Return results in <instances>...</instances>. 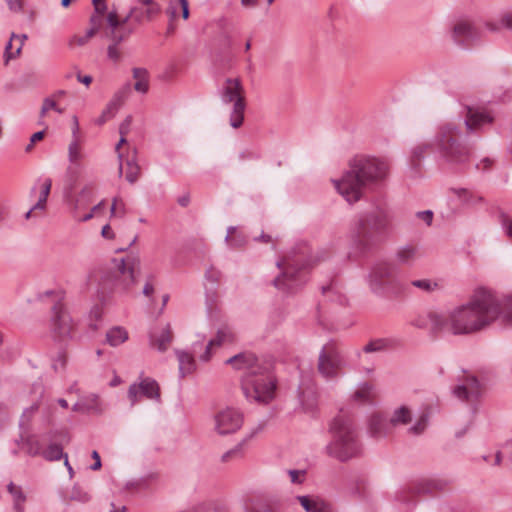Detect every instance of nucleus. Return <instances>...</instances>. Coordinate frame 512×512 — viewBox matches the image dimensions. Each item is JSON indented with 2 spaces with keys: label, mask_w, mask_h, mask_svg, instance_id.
<instances>
[{
  "label": "nucleus",
  "mask_w": 512,
  "mask_h": 512,
  "mask_svg": "<svg viewBox=\"0 0 512 512\" xmlns=\"http://www.w3.org/2000/svg\"><path fill=\"white\" fill-rule=\"evenodd\" d=\"M495 317V294L479 288L466 304L454 308L447 315L430 314L429 320L434 334L447 331L453 335H468L489 326Z\"/></svg>",
  "instance_id": "obj_1"
},
{
  "label": "nucleus",
  "mask_w": 512,
  "mask_h": 512,
  "mask_svg": "<svg viewBox=\"0 0 512 512\" xmlns=\"http://www.w3.org/2000/svg\"><path fill=\"white\" fill-rule=\"evenodd\" d=\"M389 165L386 161L364 155L353 157L348 169L339 180H333L339 194L350 203L358 202L366 193L382 183L388 176Z\"/></svg>",
  "instance_id": "obj_2"
},
{
  "label": "nucleus",
  "mask_w": 512,
  "mask_h": 512,
  "mask_svg": "<svg viewBox=\"0 0 512 512\" xmlns=\"http://www.w3.org/2000/svg\"><path fill=\"white\" fill-rule=\"evenodd\" d=\"M225 364L246 371L242 377V390L247 400L267 404L274 398L276 380L270 365L260 362L255 354L242 352L227 359Z\"/></svg>",
  "instance_id": "obj_3"
},
{
  "label": "nucleus",
  "mask_w": 512,
  "mask_h": 512,
  "mask_svg": "<svg viewBox=\"0 0 512 512\" xmlns=\"http://www.w3.org/2000/svg\"><path fill=\"white\" fill-rule=\"evenodd\" d=\"M391 213L377 206L360 213L352 228V240L360 253H366L384 242L392 231Z\"/></svg>",
  "instance_id": "obj_4"
},
{
  "label": "nucleus",
  "mask_w": 512,
  "mask_h": 512,
  "mask_svg": "<svg viewBox=\"0 0 512 512\" xmlns=\"http://www.w3.org/2000/svg\"><path fill=\"white\" fill-rule=\"evenodd\" d=\"M330 432L332 440L326 446L329 456L345 462L361 455L362 446L353 419L348 414L340 411L330 425Z\"/></svg>",
  "instance_id": "obj_5"
},
{
  "label": "nucleus",
  "mask_w": 512,
  "mask_h": 512,
  "mask_svg": "<svg viewBox=\"0 0 512 512\" xmlns=\"http://www.w3.org/2000/svg\"><path fill=\"white\" fill-rule=\"evenodd\" d=\"M435 145L441 159L449 165L462 166L471 158V149L462 141V132L454 123L439 127Z\"/></svg>",
  "instance_id": "obj_6"
},
{
  "label": "nucleus",
  "mask_w": 512,
  "mask_h": 512,
  "mask_svg": "<svg viewBox=\"0 0 512 512\" xmlns=\"http://www.w3.org/2000/svg\"><path fill=\"white\" fill-rule=\"evenodd\" d=\"M140 271L138 256L129 255L116 261L113 271L108 272L101 280L103 290L125 294L136 284V277Z\"/></svg>",
  "instance_id": "obj_7"
},
{
  "label": "nucleus",
  "mask_w": 512,
  "mask_h": 512,
  "mask_svg": "<svg viewBox=\"0 0 512 512\" xmlns=\"http://www.w3.org/2000/svg\"><path fill=\"white\" fill-rule=\"evenodd\" d=\"M310 263H302L301 258L285 259L277 262V267L283 269L280 276L273 280L274 286L285 292H293L305 281L304 270Z\"/></svg>",
  "instance_id": "obj_8"
},
{
  "label": "nucleus",
  "mask_w": 512,
  "mask_h": 512,
  "mask_svg": "<svg viewBox=\"0 0 512 512\" xmlns=\"http://www.w3.org/2000/svg\"><path fill=\"white\" fill-rule=\"evenodd\" d=\"M243 87L238 78H227L220 90V98L224 104L233 103L230 114V125L239 128L244 121L245 98L242 95Z\"/></svg>",
  "instance_id": "obj_9"
},
{
  "label": "nucleus",
  "mask_w": 512,
  "mask_h": 512,
  "mask_svg": "<svg viewBox=\"0 0 512 512\" xmlns=\"http://www.w3.org/2000/svg\"><path fill=\"white\" fill-rule=\"evenodd\" d=\"M346 366V360L338 342L330 340L319 352L318 371L326 379L336 378Z\"/></svg>",
  "instance_id": "obj_10"
},
{
  "label": "nucleus",
  "mask_w": 512,
  "mask_h": 512,
  "mask_svg": "<svg viewBox=\"0 0 512 512\" xmlns=\"http://www.w3.org/2000/svg\"><path fill=\"white\" fill-rule=\"evenodd\" d=\"M398 268L388 262H380L373 266L369 274V284L375 293H384L396 288Z\"/></svg>",
  "instance_id": "obj_11"
},
{
  "label": "nucleus",
  "mask_w": 512,
  "mask_h": 512,
  "mask_svg": "<svg viewBox=\"0 0 512 512\" xmlns=\"http://www.w3.org/2000/svg\"><path fill=\"white\" fill-rule=\"evenodd\" d=\"M51 311L50 327L54 338L58 340L70 338L74 324L61 300H57L54 303Z\"/></svg>",
  "instance_id": "obj_12"
},
{
  "label": "nucleus",
  "mask_w": 512,
  "mask_h": 512,
  "mask_svg": "<svg viewBox=\"0 0 512 512\" xmlns=\"http://www.w3.org/2000/svg\"><path fill=\"white\" fill-rule=\"evenodd\" d=\"M461 115L464 117V124L468 133L482 130L484 126L492 124L495 119L491 111L469 105L463 107Z\"/></svg>",
  "instance_id": "obj_13"
},
{
  "label": "nucleus",
  "mask_w": 512,
  "mask_h": 512,
  "mask_svg": "<svg viewBox=\"0 0 512 512\" xmlns=\"http://www.w3.org/2000/svg\"><path fill=\"white\" fill-rule=\"evenodd\" d=\"M94 192V187L91 184L85 185L78 196L72 202V213L73 217L81 222H86L93 218L94 214L97 213L98 210L102 209L105 205L104 200L100 201L97 205H95L91 211L83 216L78 215V211L85 208L92 200Z\"/></svg>",
  "instance_id": "obj_14"
},
{
  "label": "nucleus",
  "mask_w": 512,
  "mask_h": 512,
  "mask_svg": "<svg viewBox=\"0 0 512 512\" xmlns=\"http://www.w3.org/2000/svg\"><path fill=\"white\" fill-rule=\"evenodd\" d=\"M243 423L242 414L232 408H227L215 415V430L220 435L236 432Z\"/></svg>",
  "instance_id": "obj_15"
},
{
  "label": "nucleus",
  "mask_w": 512,
  "mask_h": 512,
  "mask_svg": "<svg viewBox=\"0 0 512 512\" xmlns=\"http://www.w3.org/2000/svg\"><path fill=\"white\" fill-rule=\"evenodd\" d=\"M482 385L475 376H465L460 383L454 387L453 394L462 401H474L480 397Z\"/></svg>",
  "instance_id": "obj_16"
},
{
  "label": "nucleus",
  "mask_w": 512,
  "mask_h": 512,
  "mask_svg": "<svg viewBox=\"0 0 512 512\" xmlns=\"http://www.w3.org/2000/svg\"><path fill=\"white\" fill-rule=\"evenodd\" d=\"M139 395L148 399H159L160 392L158 383L151 378H145L139 384L134 383L130 385L128 389V398L131 401L132 406L137 403Z\"/></svg>",
  "instance_id": "obj_17"
},
{
  "label": "nucleus",
  "mask_w": 512,
  "mask_h": 512,
  "mask_svg": "<svg viewBox=\"0 0 512 512\" xmlns=\"http://www.w3.org/2000/svg\"><path fill=\"white\" fill-rule=\"evenodd\" d=\"M106 21L110 29L108 37L112 42L120 44L134 32L133 28L123 26L119 27V17L116 11L109 12Z\"/></svg>",
  "instance_id": "obj_18"
},
{
  "label": "nucleus",
  "mask_w": 512,
  "mask_h": 512,
  "mask_svg": "<svg viewBox=\"0 0 512 512\" xmlns=\"http://www.w3.org/2000/svg\"><path fill=\"white\" fill-rule=\"evenodd\" d=\"M453 38L461 45L479 38L478 30L468 21H459L453 28Z\"/></svg>",
  "instance_id": "obj_19"
},
{
  "label": "nucleus",
  "mask_w": 512,
  "mask_h": 512,
  "mask_svg": "<svg viewBox=\"0 0 512 512\" xmlns=\"http://www.w3.org/2000/svg\"><path fill=\"white\" fill-rule=\"evenodd\" d=\"M495 321L499 320L504 326L512 325V294L507 295L501 300L495 295Z\"/></svg>",
  "instance_id": "obj_20"
},
{
  "label": "nucleus",
  "mask_w": 512,
  "mask_h": 512,
  "mask_svg": "<svg viewBox=\"0 0 512 512\" xmlns=\"http://www.w3.org/2000/svg\"><path fill=\"white\" fill-rule=\"evenodd\" d=\"M234 340L235 335L229 326L225 325L220 327L217 331L216 337L208 342L205 353L201 356V359L208 361L210 359V349L212 347L221 346L225 343H232Z\"/></svg>",
  "instance_id": "obj_21"
},
{
  "label": "nucleus",
  "mask_w": 512,
  "mask_h": 512,
  "mask_svg": "<svg viewBox=\"0 0 512 512\" xmlns=\"http://www.w3.org/2000/svg\"><path fill=\"white\" fill-rule=\"evenodd\" d=\"M161 6L140 7L134 6L130 9V15H133V23L142 25L145 22L153 21L160 15Z\"/></svg>",
  "instance_id": "obj_22"
},
{
  "label": "nucleus",
  "mask_w": 512,
  "mask_h": 512,
  "mask_svg": "<svg viewBox=\"0 0 512 512\" xmlns=\"http://www.w3.org/2000/svg\"><path fill=\"white\" fill-rule=\"evenodd\" d=\"M124 98V92H117L113 99L107 104L106 108L102 111V114L99 118L95 120V124L101 126L109 119L113 118L119 109Z\"/></svg>",
  "instance_id": "obj_23"
},
{
  "label": "nucleus",
  "mask_w": 512,
  "mask_h": 512,
  "mask_svg": "<svg viewBox=\"0 0 512 512\" xmlns=\"http://www.w3.org/2000/svg\"><path fill=\"white\" fill-rule=\"evenodd\" d=\"M296 499L306 512H326L327 510L325 502L317 496L302 495L297 496Z\"/></svg>",
  "instance_id": "obj_24"
},
{
  "label": "nucleus",
  "mask_w": 512,
  "mask_h": 512,
  "mask_svg": "<svg viewBox=\"0 0 512 512\" xmlns=\"http://www.w3.org/2000/svg\"><path fill=\"white\" fill-rule=\"evenodd\" d=\"M176 355L179 362V374L181 377H185L195 371L196 362L193 355L180 350L176 351Z\"/></svg>",
  "instance_id": "obj_25"
},
{
  "label": "nucleus",
  "mask_w": 512,
  "mask_h": 512,
  "mask_svg": "<svg viewBox=\"0 0 512 512\" xmlns=\"http://www.w3.org/2000/svg\"><path fill=\"white\" fill-rule=\"evenodd\" d=\"M181 10L184 20L189 18V4L188 0H169L166 14L169 16L170 21H173L178 16V11Z\"/></svg>",
  "instance_id": "obj_26"
},
{
  "label": "nucleus",
  "mask_w": 512,
  "mask_h": 512,
  "mask_svg": "<svg viewBox=\"0 0 512 512\" xmlns=\"http://www.w3.org/2000/svg\"><path fill=\"white\" fill-rule=\"evenodd\" d=\"M387 426L386 419L378 413L373 414L369 419V433L372 437L379 438L386 435Z\"/></svg>",
  "instance_id": "obj_27"
},
{
  "label": "nucleus",
  "mask_w": 512,
  "mask_h": 512,
  "mask_svg": "<svg viewBox=\"0 0 512 512\" xmlns=\"http://www.w3.org/2000/svg\"><path fill=\"white\" fill-rule=\"evenodd\" d=\"M129 338L128 331L122 326H114L106 333V341L112 347H117Z\"/></svg>",
  "instance_id": "obj_28"
},
{
  "label": "nucleus",
  "mask_w": 512,
  "mask_h": 512,
  "mask_svg": "<svg viewBox=\"0 0 512 512\" xmlns=\"http://www.w3.org/2000/svg\"><path fill=\"white\" fill-rule=\"evenodd\" d=\"M172 341V332L170 325L167 324L161 331L159 336H150V342L153 347H156L159 351L164 352Z\"/></svg>",
  "instance_id": "obj_29"
},
{
  "label": "nucleus",
  "mask_w": 512,
  "mask_h": 512,
  "mask_svg": "<svg viewBox=\"0 0 512 512\" xmlns=\"http://www.w3.org/2000/svg\"><path fill=\"white\" fill-rule=\"evenodd\" d=\"M17 445H21V449L31 456H36L41 451V444L36 436L29 435L26 438L20 437L16 441Z\"/></svg>",
  "instance_id": "obj_30"
},
{
  "label": "nucleus",
  "mask_w": 512,
  "mask_h": 512,
  "mask_svg": "<svg viewBox=\"0 0 512 512\" xmlns=\"http://www.w3.org/2000/svg\"><path fill=\"white\" fill-rule=\"evenodd\" d=\"M133 78L136 80L134 89L140 93H147L149 89V73L145 68H134Z\"/></svg>",
  "instance_id": "obj_31"
},
{
  "label": "nucleus",
  "mask_w": 512,
  "mask_h": 512,
  "mask_svg": "<svg viewBox=\"0 0 512 512\" xmlns=\"http://www.w3.org/2000/svg\"><path fill=\"white\" fill-rule=\"evenodd\" d=\"M417 248L413 245H404L396 252V259L400 264L410 265L417 258Z\"/></svg>",
  "instance_id": "obj_32"
},
{
  "label": "nucleus",
  "mask_w": 512,
  "mask_h": 512,
  "mask_svg": "<svg viewBox=\"0 0 512 512\" xmlns=\"http://www.w3.org/2000/svg\"><path fill=\"white\" fill-rule=\"evenodd\" d=\"M440 482L431 479H421L413 484L411 487L413 493L426 494L431 493L434 490L441 489Z\"/></svg>",
  "instance_id": "obj_33"
},
{
  "label": "nucleus",
  "mask_w": 512,
  "mask_h": 512,
  "mask_svg": "<svg viewBox=\"0 0 512 512\" xmlns=\"http://www.w3.org/2000/svg\"><path fill=\"white\" fill-rule=\"evenodd\" d=\"M85 155L79 140H71L68 146V161L70 164H82Z\"/></svg>",
  "instance_id": "obj_34"
},
{
  "label": "nucleus",
  "mask_w": 512,
  "mask_h": 512,
  "mask_svg": "<svg viewBox=\"0 0 512 512\" xmlns=\"http://www.w3.org/2000/svg\"><path fill=\"white\" fill-rule=\"evenodd\" d=\"M410 421H411L410 410L405 406H401L394 411V413L390 419V424L393 426H396L399 424L406 425Z\"/></svg>",
  "instance_id": "obj_35"
},
{
  "label": "nucleus",
  "mask_w": 512,
  "mask_h": 512,
  "mask_svg": "<svg viewBox=\"0 0 512 512\" xmlns=\"http://www.w3.org/2000/svg\"><path fill=\"white\" fill-rule=\"evenodd\" d=\"M140 176V166L137 164L135 156H133L131 159H127L126 161V174L125 178L126 180L134 184Z\"/></svg>",
  "instance_id": "obj_36"
},
{
  "label": "nucleus",
  "mask_w": 512,
  "mask_h": 512,
  "mask_svg": "<svg viewBox=\"0 0 512 512\" xmlns=\"http://www.w3.org/2000/svg\"><path fill=\"white\" fill-rule=\"evenodd\" d=\"M390 345V341L385 338L371 340L363 347L365 353H375L386 350Z\"/></svg>",
  "instance_id": "obj_37"
},
{
  "label": "nucleus",
  "mask_w": 512,
  "mask_h": 512,
  "mask_svg": "<svg viewBox=\"0 0 512 512\" xmlns=\"http://www.w3.org/2000/svg\"><path fill=\"white\" fill-rule=\"evenodd\" d=\"M52 187V180L50 178H46L42 185V190L39 196L37 203L33 206V209L44 210L47 202V198L50 194Z\"/></svg>",
  "instance_id": "obj_38"
},
{
  "label": "nucleus",
  "mask_w": 512,
  "mask_h": 512,
  "mask_svg": "<svg viewBox=\"0 0 512 512\" xmlns=\"http://www.w3.org/2000/svg\"><path fill=\"white\" fill-rule=\"evenodd\" d=\"M85 405H86V411L87 412H94V413H101L102 412V406L99 399V396L97 394H90L83 398Z\"/></svg>",
  "instance_id": "obj_39"
},
{
  "label": "nucleus",
  "mask_w": 512,
  "mask_h": 512,
  "mask_svg": "<svg viewBox=\"0 0 512 512\" xmlns=\"http://www.w3.org/2000/svg\"><path fill=\"white\" fill-rule=\"evenodd\" d=\"M42 454L48 461H57L64 456L62 447L58 444H51Z\"/></svg>",
  "instance_id": "obj_40"
},
{
  "label": "nucleus",
  "mask_w": 512,
  "mask_h": 512,
  "mask_svg": "<svg viewBox=\"0 0 512 512\" xmlns=\"http://www.w3.org/2000/svg\"><path fill=\"white\" fill-rule=\"evenodd\" d=\"M39 410V404L38 403H33L30 407L24 409L21 417H20V426L21 427H24V426H28L29 423L31 422L32 418L34 417V415L38 412Z\"/></svg>",
  "instance_id": "obj_41"
},
{
  "label": "nucleus",
  "mask_w": 512,
  "mask_h": 512,
  "mask_svg": "<svg viewBox=\"0 0 512 512\" xmlns=\"http://www.w3.org/2000/svg\"><path fill=\"white\" fill-rule=\"evenodd\" d=\"M299 398H300L303 408L306 411H312L315 408L316 398L312 391H309V392L302 391L299 395Z\"/></svg>",
  "instance_id": "obj_42"
},
{
  "label": "nucleus",
  "mask_w": 512,
  "mask_h": 512,
  "mask_svg": "<svg viewBox=\"0 0 512 512\" xmlns=\"http://www.w3.org/2000/svg\"><path fill=\"white\" fill-rule=\"evenodd\" d=\"M236 228L235 227H229L227 230V235L225 237V240L229 243L232 247H241L245 244V239L241 235H236Z\"/></svg>",
  "instance_id": "obj_43"
},
{
  "label": "nucleus",
  "mask_w": 512,
  "mask_h": 512,
  "mask_svg": "<svg viewBox=\"0 0 512 512\" xmlns=\"http://www.w3.org/2000/svg\"><path fill=\"white\" fill-rule=\"evenodd\" d=\"M373 386L368 383H363L354 393V398L360 401H367L372 395Z\"/></svg>",
  "instance_id": "obj_44"
},
{
  "label": "nucleus",
  "mask_w": 512,
  "mask_h": 512,
  "mask_svg": "<svg viewBox=\"0 0 512 512\" xmlns=\"http://www.w3.org/2000/svg\"><path fill=\"white\" fill-rule=\"evenodd\" d=\"M19 36L16 35L15 33H12L11 35V38H10V41L6 44L5 46V52H4V62L5 64L7 65L9 63V61L15 57H17L20 52H21V49H22V44H20V46L16 49L15 53H12L11 52V49H12V40L14 38H18Z\"/></svg>",
  "instance_id": "obj_45"
},
{
  "label": "nucleus",
  "mask_w": 512,
  "mask_h": 512,
  "mask_svg": "<svg viewBox=\"0 0 512 512\" xmlns=\"http://www.w3.org/2000/svg\"><path fill=\"white\" fill-rule=\"evenodd\" d=\"M411 285L426 292H431L438 286L436 282H433L429 279L413 280Z\"/></svg>",
  "instance_id": "obj_46"
},
{
  "label": "nucleus",
  "mask_w": 512,
  "mask_h": 512,
  "mask_svg": "<svg viewBox=\"0 0 512 512\" xmlns=\"http://www.w3.org/2000/svg\"><path fill=\"white\" fill-rule=\"evenodd\" d=\"M7 489L9 493L13 496L17 505L25 501L26 498L24 493L22 492L21 487L16 486L13 482H10L7 486Z\"/></svg>",
  "instance_id": "obj_47"
},
{
  "label": "nucleus",
  "mask_w": 512,
  "mask_h": 512,
  "mask_svg": "<svg viewBox=\"0 0 512 512\" xmlns=\"http://www.w3.org/2000/svg\"><path fill=\"white\" fill-rule=\"evenodd\" d=\"M242 456V445L239 444L236 447L230 449L222 455V461L228 462L233 458H240Z\"/></svg>",
  "instance_id": "obj_48"
},
{
  "label": "nucleus",
  "mask_w": 512,
  "mask_h": 512,
  "mask_svg": "<svg viewBox=\"0 0 512 512\" xmlns=\"http://www.w3.org/2000/svg\"><path fill=\"white\" fill-rule=\"evenodd\" d=\"M118 45V43L112 42L107 48V56L113 62H118L121 59V52Z\"/></svg>",
  "instance_id": "obj_49"
},
{
  "label": "nucleus",
  "mask_w": 512,
  "mask_h": 512,
  "mask_svg": "<svg viewBox=\"0 0 512 512\" xmlns=\"http://www.w3.org/2000/svg\"><path fill=\"white\" fill-rule=\"evenodd\" d=\"M81 169H82V164H80V163L70 164L69 163V166L67 167V171H66L67 177L71 181H76L78 179V177L80 176Z\"/></svg>",
  "instance_id": "obj_50"
},
{
  "label": "nucleus",
  "mask_w": 512,
  "mask_h": 512,
  "mask_svg": "<svg viewBox=\"0 0 512 512\" xmlns=\"http://www.w3.org/2000/svg\"><path fill=\"white\" fill-rule=\"evenodd\" d=\"M57 109V103L53 97H47L43 100L40 110V116L44 117L49 110Z\"/></svg>",
  "instance_id": "obj_51"
},
{
  "label": "nucleus",
  "mask_w": 512,
  "mask_h": 512,
  "mask_svg": "<svg viewBox=\"0 0 512 512\" xmlns=\"http://www.w3.org/2000/svg\"><path fill=\"white\" fill-rule=\"evenodd\" d=\"M427 416L422 415L415 425L409 428V432L415 435L421 434L427 426Z\"/></svg>",
  "instance_id": "obj_52"
},
{
  "label": "nucleus",
  "mask_w": 512,
  "mask_h": 512,
  "mask_svg": "<svg viewBox=\"0 0 512 512\" xmlns=\"http://www.w3.org/2000/svg\"><path fill=\"white\" fill-rule=\"evenodd\" d=\"M221 276L222 273L214 267H209L205 273L206 280L210 281L213 284L218 283L221 279Z\"/></svg>",
  "instance_id": "obj_53"
},
{
  "label": "nucleus",
  "mask_w": 512,
  "mask_h": 512,
  "mask_svg": "<svg viewBox=\"0 0 512 512\" xmlns=\"http://www.w3.org/2000/svg\"><path fill=\"white\" fill-rule=\"evenodd\" d=\"M288 474L290 476V480L294 484H301L305 477L304 470H289Z\"/></svg>",
  "instance_id": "obj_54"
},
{
  "label": "nucleus",
  "mask_w": 512,
  "mask_h": 512,
  "mask_svg": "<svg viewBox=\"0 0 512 512\" xmlns=\"http://www.w3.org/2000/svg\"><path fill=\"white\" fill-rule=\"evenodd\" d=\"M111 213L114 215L118 213L120 216L125 214L124 203L121 199L114 198L111 205Z\"/></svg>",
  "instance_id": "obj_55"
},
{
  "label": "nucleus",
  "mask_w": 512,
  "mask_h": 512,
  "mask_svg": "<svg viewBox=\"0 0 512 512\" xmlns=\"http://www.w3.org/2000/svg\"><path fill=\"white\" fill-rule=\"evenodd\" d=\"M427 149H430L429 144H423L415 147L413 149V158L417 161H420L423 158Z\"/></svg>",
  "instance_id": "obj_56"
},
{
  "label": "nucleus",
  "mask_w": 512,
  "mask_h": 512,
  "mask_svg": "<svg viewBox=\"0 0 512 512\" xmlns=\"http://www.w3.org/2000/svg\"><path fill=\"white\" fill-rule=\"evenodd\" d=\"M102 316H103L102 307H100L98 305H95L94 307H92V309L90 310V313H89V317H90L91 321L98 322L102 319Z\"/></svg>",
  "instance_id": "obj_57"
},
{
  "label": "nucleus",
  "mask_w": 512,
  "mask_h": 512,
  "mask_svg": "<svg viewBox=\"0 0 512 512\" xmlns=\"http://www.w3.org/2000/svg\"><path fill=\"white\" fill-rule=\"evenodd\" d=\"M132 123V117L127 116L119 126V133L121 136H126L130 131V126Z\"/></svg>",
  "instance_id": "obj_58"
},
{
  "label": "nucleus",
  "mask_w": 512,
  "mask_h": 512,
  "mask_svg": "<svg viewBox=\"0 0 512 512\" xmlns=\"http://www.w3.org/2000/svg\"><path fill=\"white\" fill-rule=\"evenodd\" d=\"M94 12L105 15L107 12L106 0H92Z\"/></svg>",
  "instance_id": "obj_59"
},
{
  "label": "nucleus",
  "mask_w": 512,
  "mask_h": 512,
  "mask_svg": "<svg viewBox=\"0 0 512 512\" xmlns=\"http://www.w3.org/2000/svg\"><path fill=\"white\" fill-rule=\"evenodd\" d=\"M103 16L102 14H99V13H93L90 17V27H94L96 29H100V27L102 26V22H103Z\"/></svg>",
  "instance_id": "obj_60"
},
{
  "label": "nucleus",
  "mask_w": 512,
  "mask_h": 512,
  "mask_svg": "<svg viewBox=\"0 0 512 512\" xmlns=\"http://www.w3.org/2000/svg\"><path fill=\"white\" fill-rule=\"evenodd\" d=\"M9 9L13 12H20L23 8V0H6Z\"/></svg>",
  "instance_id": "obj_61"
},
{
  "label": "nucleus",
  "mask_w": 512,
  "mask_h": 512,
  "mask_svg": "<svg viewBox=\"0 0 512 512\" xmlns=\"http://www.w3.org/2000/svg\"><path fill=\"white\" fill-rule=\"evenodd\" d=\"M501 25L512 30V12L504 13L501 16Z\"/></svg>",
  "instance_id": "obj_62"
},
{
  "label": "nucleus",
  "mask_w": 512,
  "mask_h": 512,
  "mask_svg": "<svg viewBox=\"0 0 512 512\" xmlns=\"http://www.w3.org/2000/svg\"><path fill=\"white\" fill-rule=\"evenodd\" d=\"M502 224H503L505 233L512 240V219L504 218Z\"/></svg>",
  "instance_id": "obj_63"
},
{
  "label": "nucleus",
  "mask_w": 512,
  "mask_h": 512,
  "mask_svg": "<svg viewBox=\"0 0 512 512\" xmlns=\"http://www.w3.org/2000/svg\"><path fill=\"white\" fill-rule=\"evenodd\" d=\"M253 512H278V511L269 505L259 504L253 508Z\"/></svg>",
  "instance_id": "obj_64"
}]
</instances>
